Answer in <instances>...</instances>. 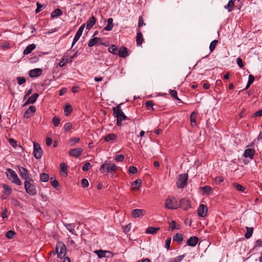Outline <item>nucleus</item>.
<instances>
[{
	"label": "nucleus",
	"instance_id": "f257e3e1",
	"mask_svg": "<svg viewBox=\"0 0 262 262\" xmlns=\"http://www.w3.org/2000/svg\"><path fill=\"white\" fill-rule=\"evenodd\" d=\"M121 104H118L117 106L113 108V115L116 118L117 124L118 126L122 125V121L128 119L127 117L124 114L121 108Z\"/></svg>",
	"mask_w": 262,
	"mask_h": 262
},
{
	"label": "nucleus",
	"instance_id": "f03ea898",
	"mask_svg": "<svg viewBox=\"0 0 262 262\" xmlns=\"http://www.w3.org/2000/svg\"><path fill=\"white\" fill-rule=\"evenodd\" d=\"M117 169V166L115 164L111 163L108 164L107 161H105L101 165L99 170L102 173L106 175L111 172V177L114 178V173Z\"/></svg>",
	"mask_w": 262,
	"mask_h": 262
},
{
	"label": "nucleus",
	"instance_id": "7ed1b4c3",
	"mask_svg": "<svg viewBox=\"0 0 262 262\" xmlns=\"http://www.w3.org/2000/svg\"><path fill=\"white\" fill-rule=\"evenodd\" d=\"M31 181L29 180L25 181L24 186L27 193L30 195L34 196L36 194L37 191L35 186L31 182Z\"/></svg>",
	"mask_w": 262,
	"mask_h": 262
},
{
	"label": "nucleus",
	"instance_id": "20e7f679",
	"mask_svg": "<svg viewBox=\"0 0 262 262\" xmlns=\"http://www.w3.org/2000/svg\"><path fill=\"white\" fill-rule=\"evenodd\" d=\"M7 172L8 174H7V177L13 183L20 186L21 185V182L20 179L18 178L16 172L12 169L10 168L7 169Z\"/></svg>",
	"mask_w": 262,
	"mask_h": 262
},
{
	"label": "nucleus",
	"instance_id": "39448f33",
	"mask_svg": "<svg viewBox=\"0 0 262 262\" xmlns=\"http://www.w3.org/2000/svg\"><path fill=\"white\" fill-rule=\"evenodd\" d=\"M165 206L169 209H176L180 207L179 202L174 198H169L165 201Z\"/></svg>",
	"mask_w": 262,
	"mask_h": 262
},
{
	"label": "nucleus",
	"instance_id": "423d86ee",
	"mask_svg": "<svg viewBox=\"0 0 262 262\" xmlns=\"http://www.w3.org/2000/svg\"><path fill=\"white\" fill-rule=\"evenodd\" d=\"M42 155V150L40 145L37 142L33 143V155L36 159H40Z\"/></svg>",
	"mask_w": 262,
	"mask_h": 262
},
{
	"label": "nucleus",
	"instance_id": "0eeeda50",
	"mask_svg": "<svg viewBox=\"0 0 262 262\" xmlns=\"http://www.w3.org/2000/svg\"><path fill=\"white\" fill-rule=\"evenodd\" d=\"M188 175L187 174H181L179 176L177 186L178 188H183L187 184Z\"/></svg>",
	"mask_w": 262,
	"mask_h": 262
},
{
	"label": "nucleus",
	"instance_id": "6e6552de",
	"mask_svg": "<svg viewBox=\"0 0 262 262\" xmlns=\"http://www.w3.org/2000/svg\"><path fill=\"white\" fill-rule=\"evenodd\" d=\"M19 174L21 178L25 181L29 180L30 181H33V179L29 177L28 170L21 166L18 167Z\"/></svg>",
	"mask_w": 262,
	"mask_h": 262
},
{
	"label": "nucleus",
	"instance_id": "1a4fd4ad",
	"mask_svg": "<svg viewBox=\"0 0 262 262\" xmlns=\"http://www.w3.org/2000/svg\"><path fill=\"white\" fill-rule=\"evenodd\" d=\"M57 248H59V254H58V258L62 259L65 256L66 254V247L63 242H58Z\"/></svg>",
	"mask_w": 262,
	"mask_h": 262
},
{
	"label": "nucleus",
	"instance_id": "9d476101",
	"mask_svg": "<svg viewBox=\"0 0 262 262\" xmlns=\"http://www.w3.org/2000/svg\"><path fill=\"white\" fill-rule=\"evenodd\" d=\"M207 207L204 204H201L198 208V214L200 217H205L207 215Z\"/></svg>",
	"mask_w": 262,
	"mask_h": 262
},
{
	"label": "nucleus",
	"instance_id": "9b49d317",
	"mask_svg": "<svg viewBox=\"0 0 262 262\" xmlns=\"http://www.w3.org/2000/svg\"><path fill=\"white\" fill-rule=\"evenodd\" d=\"M180 207L183 209L186 210L191 208V204L190 201L185 198L182 199L179 202Z\"/></svg>",
	"mask_w": 262,
	"mask_h": 262
},
{
	"label": "nucleus",
	"instance_id": "f8f14e48",
	"mask_svg": "<svg viewBox=\"0 0 262 262\" xmlns=\"http://www.w3.org/2000/svg\"><path fill=\"white\" fill-rule=\"evenodd\" d=\"M36 107L34 105H31L27 110L24 114V117L25 118H29L33 116L36 112Z\"/></svg>",
	"mask_w": 262,
	"mask_h": 262
},
{
	"label": "nucleus",
	"instance_id": "ddd939ff",
	"mask_svg": "<svg viewBox=\"0 0 262 262\" xmlns=\"http://www.w3.org/2000/svg\"><path fill=\"white\" fill-rule=\"evenodd\" d=\"M146 211L144 209H136L132 211V215L134 218L141 217L145 214Z\"/></svg>",
	"mask_w": 262,
	"mask_h": 262
},
{
	"label": "nucleus",
	"instance_id": "4468645a",
	"mask_svg": "<svg viewBox=\"0 0 262 262\" xmlns=\"http://www.w3.org/2000/svg\"><path fill=\"white\" fill-rule=\"evenodd\" d=\"M102 39L99 37H94L92 38L88 43V46L89 47H92L95 45H104L103 43L102 42Z\"/></svg>",
	"mask_w": 262,
	"mask_h": 262
},
{
	"label": "nucleus",
	"instance_id": "2eb2a0df",
	"mask_svg": "<svg viewBox=\"0 0 262 262\" xmlns=\"http://www.w3.org/2000/svg\"><path fill=\"white\" fill-rule=\"evenodd\" d=\"M82 152V149L80 147L72 149L69 151V154L70 156L78 158L79 157Z\"/></svg>",
	"mask_w": 262,
	"mask_h": 262
},
{
	"label": "nucleus",
	"instance_id": "dca6fc26",
	"mask_svg": "<svg viewBox=\"0 0 262 262\" xmlns=\"http://www.w3.org/2000/svg\"><path fill=\"white\" fill-rule=\"evenodd\" d=\"M42 71L41 69L36 68L31 70L29 72V75L30 77H37L41 75Z\"/></svg>",
	"mask_w": 262,
	"mask_h": 262
},
{
	"label": "nucleus",
	"instance_id": "f3484780",
	"mask_svg": "<svg viewBox=\"0 0 262 262\" xmlns=\"http://www.w3.org/2000/svg\"><path fill=\"white\" fill-rule=\"evenodd\" d=\"M117 55L122 58L128 56L127 49L124 46H122L118 51Z\"/></svg>",
	"mask_w": 262,
	"mask_h": 262
},
{
	"label": "nucleus",
	"instance_id": "a211bd4d",
	"mask_svg": "<svg viewBox=\"0 0 262 262\" xmlns=\"http://www.w3.org/2000/svg\"><path fill=\"white\" fill-rule=\"evenodd\" d=\"M255 151L254 149L251 148L246 149L243 154V156L245 158H250L251 159L253 158Z\"/></svg>",
	"mask_w": 262,
	"mask_h": 262
},
{
	"label": "nucleus",
	"instance_id": "6ab92c4d",
	"mask_svg": "<svg viewBox=\"0 0 262 262\" xmlns=\"http://www.w3.org/2000/svg\"><path fill=\"white\" fill-rule=\"evenodd\" d=\"M199 238L196 236H191L187 241V244L191 247H194L197 244Z\"/></svg>",
	"mask_w": 262,
	"mask_h": 262
},
{
	"label": "nucleus",
	"instance_id": "aec40b11",
	"mask_svg": "<svg viewBox=\"0 0 262 262\" xmlns=\"http://www.w3.org/2000/svg\"><path fill=\"white\" fill-rule=\"evenodd\" d=\"M69 62H70L69 56L68 53H66L64 54L61 61L59 63V66L60 67H63Z\"/></svg>",
	"mask_w": 262,
	"mask_h": 262
},
{
	"label": "nucleus",
	"instance_id": "412c9836",
	"mask_svg": "<svg viewBox=\"0 0 262 262\" xmlns=\"http://www.w3.org/2000/svg\"><path fill=\"white\" fill-rule=\"evenodd\" d=\"M136 36V42L137 46L141 45L144 41L142 33L140 29H138Z\"/></svg>",
	"mask_w": 262,
	"mask_h": 262
},
{
	"label": "nucleus",
	"instance_id": "4be33fe9",
	"mask_svg": "<svg viewBox=\"0 0 262 262\" xmlns=\"http://www.w3.org/2000/svg\"><path fill=\"white\" fill-rule=\"evenodd\" d=\"M60 172L63 177H66L68 174L67 165L64 163L60 164Z\"/></svg>",
	"mask_w": 262,
	"mask_h": 262
},
{
	"label": "nucleus",
	"instance_id": "5701e85b",
	"mask_svg": "<svg viewBox=\"0 0 262 262\" xmlns=\"http://www.w3.org/2000/svg\"><path fill=\"white\" fill-rule=\"evenodd\" d=\"M96 18L94 16L91 17L86 22V29H90L95 24Z\"/></svg>",
	"mask_w": 262,
	"mask_h": 262
},
{
	"label": "nucleus",
	"instance_id": "b1692460",
	"mask_svg": "<svg viewBox=\"0 0 262 262\" xmlns=\"http://www.w3.org/2000/svg\"><path fill=\"white\" fill-rule=\"evenodd\" d=\"M36 46L35 44L32 43L28 45L26 49L24 50L23 54L24 55H28L32 52V51L35 49Z\"/></svg>",
	"mask_w": 262,
	"mask_h": 262
},
{
	"label": "nucleus",
	"instance_id": "393cba45",
	"mask_svg": "<svg viewBox=\"0 0 262 262\" xmlns=\"http://www.w3.org/2000/svg\"><path fill=\"white\" fill-rule=\"evenodd\" d=\"M95 253H96L98 255V257L99 258H102L106 257V253H108L110 254H112V253L109 251H103L102 250H96L94 251Z\"/></svg>",
	"mask_w": 262,
	"mask_h": 262
},
{
	"label": "nucleus",
	"instance_id": "a878e982",
	"mask_svg": "<svg viewBox=\"0 0 262 262\" xmlns=\"http://www.w3.org/2000/svg\"><path fill=\"white\" fill-rule=\"evenodd\" d=\"M142 182L140 179H137L132 184V188L134 190H138L141 186Z\"/></svg>",
	"mask_w": 262,
	"mask_h": 262
},
{
	"label": "nucleus",
	"instance_id": "bb28decb",
	"mask_svg": "<svg viewBox=\"0 0 262 262\" xmlns=\"http://www.w3.org/2000/svg\"><path fill=\"white\" fill-rule=\"evenodd\" d=\"M107 25L104 27V29L106 31H111L114 27L113 19L112 18H109L107 19Z\"/></svg>",
	"mask_w": 262,
	"mask_h": 262
},
{
	"label": "nucleus",
	"instance_id": "cd10ccee",
	"mask_svg": "<svg viewBox=\"0 0 262 262\" xmlns=\"http://www.w3.org/2000/svg\"><path fill=\"white\" fill-rule=\"evenodd\" d=\"M232 186L237 191H241V192H244L245 190L246 189L245 187L243 186V185H242L238 183H233Z\"/></svg>",
	"mask_w": 262,
	"mask_h": 262
},
{
	"label": "nucleus",
	"instance_id": "c85d7f7f",
	"mask_svg": "<svg viewBox=\"0 0 262 262\" xmlns=\"http://www.w3.org/2000/svg\"><path fill=\"white\" fill-rule=\"evenodd\" d=\"M62 14V11L60 9L54 10L51 14V17L52 18L60 16Z\"/></svg>",
	"mask_w": 262,
	"mask_h": 262
},
{
	"label": "nucleus",
	"instance_id": "c756f323",
	"mask_svg": "<svg viewBox=\"0 0 262 262\" xmlns=\"http://www.w3.org/2000/svg\"><path fill=\"white\" fill-rule=\"evenodd\" d=\"M160 230L159 227H149L146 229V233L154 234Z\"/></svg>",
	"mask_w": 262,
	"mask_h": 262
},
{
	"label": "nucleus",
	"instance_id": "7c9ffc66",
	"mask_svg": "<svg viewBox=\"0 0 262 262\" xmlns=\"http://www.w3.org/2000/svg\"><path fill=\"white\" fill-rule=\"evenodd\" d=\"M2 187L4 189V192L6 193L7 196L9 195L12 193V189L9 185L3 184Z\"/></svg>",
	"mask_w": 262,
	"mask_h": 262
},
{
	"label": "nucleus",
	"instance_id": "2f4dec72",
	"mask_svg": "<svg viewBox=\"0 0 262 262\" xmlns=\"http://www.w3.org/2000/svg\"><path fill=\"white\" fill-rule=\"evenodd\" d=\"M117 139V136L114 134H110L107 135L104 138V140L106 142H109L110 141H115Z\"/></svg>",
	"mask_w": 262,
	"mask_h": 262
},
{
	"label": "nucleus",
	"instance_id": "473e14b6",
	"mask_svg": "<svg viewBox=\"0 0 262 262\" xmlns=\"http://www.w3.org/2000/svg\"><path fill=\"white\" fill-rule=\"evenodd\" d=\"M246 229L247 232H246V234H245V237L246 238L248 239L252 236V235L253 234V228L246 227Z\"/></svg>",
	"mask_w": 262,
	"mask_h": 262
},
{
	"label": "nucleus",
	"instance_id": "72a5a7b5",
	"mask_svg": "<svg viewBox=\"0 0 262 262\" xmlns=\"http://www.w3.org/2000/svg\"><path fill=\"white\" fill-rule=\"evenodd\" d=\"M108 51L110 53L114 54V55H117L118 53V48L117 47L114 45H112L108 49Z\"/></svg>",
	"mask_w": 262,
	"mask_h": 262
},
{
	"label": "nucleus",
	"instance_id": "f704fd0d",
	"mask_svg": "<svg viewBox=\"0 0 262 262\" xmlns=\"http://www.w3.org/2000/svg\"><path fill=\"white\" fill-rule=\"evenodd\" d=\"M197 114L195 112H193L190 115V121L192 126L196 125V119Z\"/></svg>",
	"mask_w": 262,
	"mask_h": 262
},
{
	"label": "nucleus",
	"instance_id": "c9c22d12",
	"mask_svg": "<svg viewBox=\"0 0 262 262\" xmlns=\"http://www.w3.org/2000/svg\"><path fill=\"white\" fill-rule=\"evenodd\" d=\"M73 109L72 106L70 104L66 105L64 108V115L68 116L72 112Z\"/></svg>",
	"mask_w": 262,
	"mask_h": 262
},
{
	"label": "nucleus",
	"instance_id": "e433bc0d",
	"mask_svg": "<svg viewBox=\"0 0 262 262\" xmlns=\"http://www.w3.org/2000/svg\"><path fill=\"white\" fill-rule=\"evenodd\" d=\"M183 237L182 234L179 233L176 234V235L173 237V240L174 241L178 242L179 243H181L183 241Z\"/></svg>",
	"mask_w": 262,
	"mask_h": 262
},
{
	"label": "nucleus",
	"instance_id": "4c0bfd02",
	"mask_svg": "<svg viewBox=\"0 0 262 262\" xmlns=\"http://www.w3.org/2000/svg\"><path fill=\"white\" fill-rule=\"evenodd\" d=\"M186 254L177 256L170 260L169 262H181L185 257Z\"/></svg>",
	"mask_w": 262,
	"mask_h": 262
},
{
	"label": "nucleus",
	"instance_id": "58836bf2",
	"mask_svg": "<svg viewBox=\"0 0 262 262\" xmlns=\"http://www.w3.org/2000/svg\"><path fill=\"white\" fill-rule=\"evenodd\" d=\"M38 96L39 95L38 93H34L31 96L29 97L28 100L31 104H33L36 101Z\"/></svg>",
	"mask_w": 262,
	"mask_h": 262
},
{
	"label": "nucleus",
	"instance_id": "ea45409f",
	"mask_svg": "<svg viewBox=\"0 0 262 262\" xmlns=\"http://www.w3.org/2000/svg\"><path fill=\"white\" fill-rule=\"evenodd\" d=\"M234 6V1L230 0L228 2V3L227 6L225 7L226 9H227L229 12H230L232 10Z\"/></svg>",
	"mask_w": 262,
	"mask_h": 262
},
{
	"label": "nucleus",
	"instance_id": "a19ab883",
	"mask_svg": "<svg viewBox=\"0 0 262 262\" xmlns=\"http://www.w3.org/2000/svg\"><path fill=\"white\" fill-rule=\"evenodd\" d=\"M40 179L41 181L43 182H46L49 180V176L48 174L46 173H41L40 174Z\"/></svg>",
	"mask_w": 262,
	"mask_h": 262
},
{
	"label": "nucleus",
	"instance_id": "79ce46f5",
	"mask_svg": "<svg viewBox=\"0 0 262 262\" xmlns=\"http://www.w3.org/2000/svg\"><path fill=\"white\" fill-rule=\"evenodd\" d=\"M202 189L203 190L204 192L208 194H209L213 192L212 188L209 186H205L202 187Z\"/></svg>",
	"mask_w": 262,
	"mask_h": 262
},
{
	"label": "nucleus",
	"instance_id": "37998d69",
	"mask_svg": "<svg viewBox=\"0 0 262 262\" xmlns=\"http://www.w3.org/2000/svg\"><path fill=\"white\" fill-rule=\"evenodd\" d=\"M60 122V119L57 116H55L52 119V122L55 127H57L59 125Z\"/></svg>",
	"mask_w": 262,
	"mask_h": 262
},
{
	"label": "nucleus",
	"instance_id": "c03bdc74",
	"mask_svg": "<svg viewBox=\"0 0 262 262\" xmlns=\"http://www.w3.org/2000/svg\"><path fill=\"white\" fill-rule=\"evenodd\" d=\"M82 32H80L78 30L77 31L74 38V39H73V42H72V46H74V45L75 43H76V42L79 40L80 37L81 36V34H82Z\"/></svg>",
	"mask_w": 262,
	"mask_h": 262
},
{
	"label": "nucleus",
	"instance_id": "a18cd8bd",
	"mask_svg": "<svg viewBox=\"0 0 262 262\" xmlns=\"http://www.w3.org/2000/svg\"><path fill=\"white\" fill-rule=\"evenodd\" d=\"M218 41L217 40H213L209 46L210 53L212 52L215 48L216 44L217 43Z\"/></svg>",
	"mask_w": 262,
	"mask_h": 262
},
{
	"label": "nucleus",
	"instance_id": "49530a36",
	"mask_svg": "<svg viewBox=\"0 0 262 262\" xmlns=\"http://www.w3.org/2000/svg\"><path fill=\"white\" fill-rule=\"evenodd\" d=\"M145 104L148 110H154V108H153L154 102L152 101H147L145 102Z\"/></svg>",
	"mask_w": 262,
	"mask_h": 262
},
{
	"label": "nucleus",
	"instance_id": "de8ad7c7",
	"mask_svg": "<svg viewBox=\"0 0 262 262\" xmlns=\"http://www.w3.org/2000/svg\"><path fill=\"white\" fill-rule=\"evenodd\" d=\"M15 234V233L13 230H9L7 232L6 234V237L8 238V239H12L13 238L14 235Z\"/></svg>",
	"mask_w": 262,
	"mask_h": 262
},
{
	"label": "nucleus",
	"instance_id": "09e8293b",
	"mask_svg": "<svg viewBox=\"0 0 262 262\" xmlns=\"http://www.w3.org/2000/svg\"><path fill=\"white\" fill-rule=\"evenodd\" d=\"M180 225H178V227L176 226V222L174 221H172L170 223L169 228L171 231H173L175 229H180Z\"/></svg>",
	"mask_w": 262,
	"mask_h": 262
},
{
	"label": "nucleus",
	"instance_id": "8fccbe9b",
	"mask_svg": "<svg viewBox=\"0 0 262 262\" xmlns=\"http://www.w3.org/2000/svg\"><path fill=\"white\" fill-rule=\"evenodd\" d=\"M169 93L170 94V95L176 99H177V100H179V101H180L181 100L178 98V97L177 96V92L176 90H170L169 91Z\"/></svg>",
	"mask_w": 262,
	"mask_h": 262
},
{
	"label": "nucleus",
	"instance_id": "3c124183",
	"mask_svg": "<svg viewBox=\"0 0 262 262\" xmlns=\"http://www.w3.org/2000/svg\"><path fill=\"white\" fill-rule=\"evenodd\" d=\"M143 25H145V24L144 22L143 18L142 16H140L139 18L138 21V29H140V28L142 27Z\"/></svg>",
	"mask_w": 262,
	"mask_h": 262
},
{
	"label": "nucleus",
	"instance_id": "603ef678",
	"mask_svg": "<svg viewBox=\"0 0 262 262\" xmlns=\"http://www.w3.org/2000/svg\"><path fill=\"white\" fill-rule=\"evenodd\" d=\"M91 167V165L90 163L86 162L85 163V164L82 166V169L84 171H87L90 170V168Z\"/></svg>",
	"mask_w": 262,
	"mask_h": 262
},
{
	"label": "nucleus",
	"instance_id": "864d4df0",
	"mask_svg": "<svg viewBox=\"0 0 262 262\" xmlns=\"http://www.w3.org/2000/svg\"><path fill=\"white\" fill-rule=\"evenodd\" d=\"M124 159V156L122 154L117 155L115 158V160L116 162H122Z\"/></svg>",
	"mask_w": 262,
	"mask_h": 262
},
{
	"label": "nucleus",
	"instance_id": "5fc2aeb1",
	"mask_svg": "<svg viewBox=\"0 0 262 262\" xmlns=\"http://www.w3.org/2000/svg\"><path fill=\"white\" fill-rule=\"evenodd\" d=\"M17 80L18 84L19 85H21V84L25 83L26 81L25 78L23 77H17Z\"/></svg>",
	"mask_w": 262,
	"mask_h": 262
},
{
	"label": "nucleus",
	"instance_id": "6e6d98bb",
	"mask_svg": "<svg viewBox=\"0 0 262 262\" xmlns=\"http://www.w3.org/2000/svg\"><path fill=\"white\" fill-rule=\"evenodd\" d=\"M128 171L132 174H135L137 172L138 170L136 167L131 166L129 168Z\"/></svg>",
	"mask_w": 262,
	"mask_h": 262
},
{
	"label": "nucleus",
	"instance_id": "4d7b16f0",
	"mask_svg": "<svg viewBox=\"0 0 262 262\" xmlns=\"http://www.w3.org/2000/svg\"><path fill=\"white\" fill-rule=\"evenodd\" d=\"M36 6H37V8H36V9L35 10V13L37 14L42 10L43 6L41 4L39 3L38 2L36 3Z\"/></svg>",
	"mask_w": 262,
	"mask_h": 262
},
{
	"label": "nucleus",
	"instance_id": "13d9d810",
	"mask_svg": "<svg viewBox=\"0 0 262 262\" xmlns=\"http://www.w3.org/2000/svg\"><path fill=\"white\" fill-rule=\"evenodd\" d=\"M224 181L223 178L222 176H219L215 177L214 179V182L217 184H220Z\"/></svg>",
	"mask_w": 262,
	"mask_h": 262
},
{
	"label": "nucleus",
	"instance_id": "bf43d9fd",
	"mask_svg": "<svg viewBox=\"0 0 262 262\" xmlns=\"http://www.w3.org/2000/svg\"><path fill=\"white\" fill-rule=\"evenodd\" d=\"M81 186L83 188L88 187L89 186V182L86 179H83L81 180Z\"/></svg>",
	"mask_w": 262,
	"mask_h": 262
},
{
	"label": "nucleus",
	"instance_id": "052dcab7",
	"mask_svg": "<svg viewBox=\"0 0 262 262\" xmlns=\"http://www.w3.org/2000/svg\"><path fill=\"white\" fill-rule=\"evenodd\" d=\"M72 127V124L71 122L66 123L64 126V129L66 132L70 130Z\"/></svg>",
	"mask_w": 262,
	"mask_h": 262
},
{
	"label": "nucleus",
	"instance_id": "680f3d73",
	"mask_svg": "<svg viewBox=\"0 0 262 262\" xmlns=\"http://www.w3.org/2000/svg\"><path fill=\"white\" fill-rule=\"evenodd\" d=\"M130 228H131V224H128V225H127L124 227L123 232L126 234L130 231Z\"/></svg>",
	"mask_w": 262,
	"mask_h": 262
},
{
	"label": "nucleus",
	"instance_id": "e2e57ef3",
	"mask_svg": "<svg viewBox=\"0 0 262 262\" xmlns=\"http://www.w3.org/2000/svg\"><path fill=\"white\" fill-rule=\"evenodd\" d=\"M10 144L13 147L17 146V142L13 139L10 138L9 140Z\"/></svg>",
	"mask_w": 262,
	"mask_h": 262
},
{
	"label": "nucleus",
	"instance_id": "0e129e2a",
	"mask_svg": "<svg viewBox=\"0 0 262 262\" xmlns=\"http://www.w3.org/2000/svg\"><path fill=\"white\" fill-rule=\"evenodd\" d=\"M236 62H237V64H238V66L241 68H242L243 67H244V65L243 64V60H242V59L241 58L238 57V58H237Z\"/></svg>",
	"mask_w": 262,
	"mask_h": 262
},
{
	"label": "nucleus",
	"instance_id": "69168bd1",
	"mask_svg": "<svg viewBox=\"0 0 262 262\" xmlns=\"http://www.w3.org/2000/svg\"><path fill=\"white\" fill-rule=\"evenodd\" d=\"M170 243H171V238L170 237L167 238L165 241V247L167 250H168L169 249Z\"/></svg>",
	"mask_w": 262,
	"mask_h": 262
},
{
	"label": "nucleus",
	"instance_id": "338daca9",
	"mask_svg": "<svg viewBox=\"0 0 262 262\" xmlns=\"http://www.w3.org/2000/svg\"><path fill=\"white\" fill-rule=\"evenodd\" d=\"M11 203L13 205L15 206H19L20 205L19 202L16 199H12Z\"/></svg>",
	"mask_w": 262,
	"mask_h": 262
},
{
	"label": "nucleus",
	"instance_id": "774afa93",
	"mask_svg": "<svg viewBox=\"0 0 262 262\" xmlns=\"http://www.w3.org/2000/svg\"><path fill=\"white\" fill-rule=\"evenodd\" d=\"M51 184L52 186L55 188H57L59 186L58 182L55 179L51 181Z\"/></svg>",
	"mask_w": 262,
	"mask_h": 262
}]
</instances>
